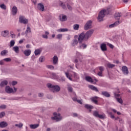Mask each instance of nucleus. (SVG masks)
<instances>
[{
	"label": "nucleus",
	"instance_id": "57",
	"mask_svg": "<svg viewBox=\"0 0 131 131\" xmlns=\"http://www.w3.org/2000/svg\"><path fill=\"white\" fill-rule=\"evenodd\" d=\"M102 74H103V72L99 71V72L98 73V75L99 76H103Z\"/></svg>",
	"mask_w": 131,
	"mask_h": 131
},
{
	"label": "nucleus",
	"instance_id": "21",
	"mask_svg": "<svg viewBox=\"0 0 131 131\" xmlns=\"http://www.w3.org/2000/svg\"><path fill=\"white\" fill-rule=\"evenodd\" d=\"M85 79L88 82H91L92 83V82H94V80H93V78H92V77H91L89 76H86L85 77Z\"/></svg>",
	"mask_w": 131,
	"mask_h": 131
},
{
	"label": "nucleus",
	"instance_id": "36",
	"mask_svg": "<svg viewBox=\"0 0 131 131\" xmlns=\"http://www.w3.org/2000/svg\"><path fill=\"white\" fill-rule=\"evenodd\" d=\"M74 30H78V29H79V25H74Z\"/></svg>",
	"mask_w": 131,
	"mask_h": 131
},
{
	"label": "nucleus",
	"instance_id": "17",
	"mask_svg": "<svg viewBox=\"0 0 131 131\" xmlns=\"http://www.w3.org/2000/svg\"><path fill=\"white\" fill-rule=\"evenodd\" d=\"M101 95H102V96H104V97H106V98H110V97L111 96L110 94H109V93H108L107 91H103L101 93Z\"/></svg>",
	"mask_w": 131,
	"mask_h": 131
},
{
	"label": "nucleus",
	"instance_id": "45",
	"mask_svg": "<svg viewBox=\"0 0 131 131\" xmlns=\"http://www.w3.org/2000/svg\"><path fill=\"white\" fill-rule=\"evenodd\" d=\"M60 6L62 8V9H66V5L63 3H60Z\"/></svg>",
	"mask_w": 131,
	"mask_h": 131
},
{
	"label": "nucleus",
	"instance_id": "37",
	"mask_svg": "<svg viewBox=\"0 0 131 131\" xmlns=\"http://www.w3.org/2000/svg\"><path fill=\"white\" fill-rule=\"evenodd\" d=\"M46 67L48 69H51V70H54V66H52V65H47Z\"/></svg>",
	"mask_w": 131,
	"mask_h": 131
},
{
	"label": "nucleus",
	"instance_id": "35",
	"mask_svg": "<svg viewBox=\"0 0 131 131\" xmlns=\"http://www.w3.org/2000/svg\"><path fill=\"white\" fill-rule=\"evenodd\" d=\"M79 58L78 57V59H76L75 60V63H78V60L81 62V58H82V56L81 55H79Z\"/></svg>",
	"mask_w": 131,
	"mask_h": 131
},
{
	"label": "nucleus",
	"instance_id": "60",
	"mask_svg": "<svg viewBox=\"0 0 131 131\" xmlns=\"http://www.w3.org/2000/svg\"><path fill=\"white\" fill-rule=\"evenodd\" d=\"M42 37H43V38H46V39L48 38L47 35L46 34L42 35Z\"/></svg>",
	"mask_w": 131,
	"mask_h": 131
},
{
	"label": "nucleus",
	"instance_id": "59",
	"mask_svg": "<svg viewBox=\"0 0 131 131\" xmlns=\"http://www.w3.org/2000/svg\"><path fill=\"white\" fill-rule=\"evenodd\" d=\"M100 71L103 72L104 71V67H99Z\"/></svg>",
	"mask_w": 131,
	"mask_h": 131
},
{
	"label": "nucleus",
	"instance_id": "8",
	"mask_svg": "<svg viewBox=\"0 0 131 131\" xmlns=\"http://www.w3.org/2000/svg\"><path fill=\"white\" fill-rule=\"evenodd\" d=\"M19 21L20 23H22L23 24H27V23H28V20L25 18V17L23 16H19Z\"/></svg>",
	"mask_w": 131,
	"mask_h": 131
},
{
	"label": "nucleus",
	"instance_id": "1",
	"mask_svg": "<svg viewBox=\"0 0 131 131\" xmlns=\"http://www.w3.org/2000/svg\"><path fill=\"white\" fill-rule=\"evenodd\" d=\"M93 33H94V29H90L85 33L82 32L80 34L78 38V40L79 43H80V48H82V49H85L86 48V45L85 43H82V41L83 40H88L93 35Z\"/></svg>",
	"mask_w": 131,
	"mask_h": 131
},
{
	"label": "nucleus",
	"instance_id": "49",
	"mask_svg": "<svg viewBox=\"0 0 131 131\" xmlns=\"http://www.w3.org/2000/svg\"><path fill=\"white\" fill-rule=\"evenodd\" d=\"M62 35L61 34H58L57 35V38L58 39H61Z\"/></svg>",
	"mask_w": 131,
	"mask_h": 131
},
{
	"label": "nucleus",
	"instance_id": "27",
	"mask_svg": "<svg viewBox=\"0 0 131 131\" xmlns=\"http://www.w3.org/2000/svg\"><path fill=\"white\" fill-rule=\"evenodd\" d=\"M12 50L16 53V54H19V47L14 46L13 47Z\"/></svg>",
	"mask_w": 131,
	"mask_h": 131
},
{
	"label": "nucleus",
	"instance_id": "30",
	"mask_svg": "<svg viewBox=\"0 0 131 131\" xmlns=\"http://www.w3.org/2000/svg\"><path fill=\"white\" fill-rule=\"evenodd\" d=\"M41 53V50H40V49H36L35 50V52H34V54L35 56L40 55Z\"/></svg>",
	"mask_w": 131,
	"mask_h": 131
},
{
	"label": "nucleus",
	"instance_id": "12",
	"mask_svg": "<svg viewBox=\"0 0 131 131\" xmlns=\"http://www.w3.org/2000/svg\"><path fill=\"white\" fill-rule=\"evenodd\" d=\"M100 48L102 52H105V51H107V45H106V43H103L101 44Z\"/></svg>",
	"mask_w": 131,
	"mask_h": 131
},
{
	"label": "nucleus",
	"instance_id": "28",
	"mask_svg": "<svg viewBox=\"0 0 131 131\" xmlns=\"http://www.w3.org/2000/svg\"><path fill=\"white\" fill-rule=\"evenodd\" d=\"M67 86H68V92H70V93H72V92H73V88H72V87L71 86V85H70V84L69 83H68Z\"/></svg>",
	"mask_w": 131,
	"mask_h": 131
},
{
	"label": "nucleus",
	"instance_id": "46",
	"mask_svg": "<svg viewBox=\"0 0 131 131\" xmlns=\"http://www.w3.org/2000/svg\"><path fill=\"white\" fill-rule=\"evenodd\" d=\"M3 60H4L5 62H11V61H12V59L10 58H4Z\"/></svg>",
	"mask_w": 131,
	"mask_h": 131
},
{
	"label": "nucleus",
	"instance_id": "10",
	"mask_svg": "<svg viewBox=\"0 0 131 131\" xmlns=\"http://www.w3.org/2000/svg\"><path fill=\"white\" fill-rule=\"evenodd\" d=\"M98 99H99V97H98V96H94L90 98L92 102H93V103H94V104H96V105H98Z\"/></svg>",
	"mask_w": 131,
	"mask_h": 131
},
{
	"label": "nucleus",
	"instance_id": "34",
	"mask_svg": "<svg viewBox=\"0 0 131 131\" xmlns=\"http://www.w3.org/2000/svg\"><path fill=\"white\" fill-rule=\"evenodd\" d=\"M84 107L86 109H93V108H94V106L89 104H85Z\"/></svg>",
	"mask_w": 131,
	"mask_h": 131
},
{
	"label": "nucleus",
	"instance_id": "20",
	"mask_svg": "<svg viewBox=\"0 0 131 131\" xmlns=\"http://www.w3.org/2000/svg\"><path fill=\"white\" fill-rule=\"evenodd\" d=\"M53 63L54 65H57L58 64V56H54L53 58Z\"/></svg>",
	"mask_w": 131,
	"mask_h": 131
},
{
	"label": "nucleus",
	"instance_id": "58",
	"mask_svg": "<svg viewBox=\"0 0 131 131\" xmlns=\"http://www.w3.org/2000/svg\"><path fill=\"white\" fill-rule=\"evenodd\" d=\"M72 100L74 101V102H77V96H75V97H73L72 98Z\"/></svg>",
	"mask_w": 131,
	"mask_h": 131
},
{
	"label": "nucleus",
	"instance_id": "48",
	"mask_svg": "<svg viewBox=\"0 0 131 131\" xmlns=\"http://www.w3.org/2000/svg\"><path fill=\"white\" fill-rule=\"evenodd\" d=\"M39 61L40 62H43V61H45V57H43V56H41L40 58H39Z\"/></svg>",
	"mask_w": 131,
	"mask_h": 131
},
{
	"label": "nucleus",
	"instance_id": "26",
	"mask_svg": "<svg viewBox=\"0 0 131 131\" xmlns=\"http://www.w3.org/2000/svg\"><path fill=\"white\" fill-rule=\"evenodd\" d=\"M60 21L64 22L67 20V16L65 15H62L61 17H59Z\"/></svg>",
	"mask_w": 131,
	"mask_h": 131
},
{
	"label": "nucleus",
	"instance_id": "39",
	"mask_svg": "<svg viewBox=\"0 0 131 131\" xmlns=\"http://www.w3.org/2000/svg\"><path fill=\"white\" fill-rule=\"evenodd\" d=\"M15 126L19 128H21V127H23V123H20L19 124H16Z\"/></svg>",
	"mask_w": 131,
	"mask_h": 131
},
{
	"label": "nucleus",
	"instance_id": "19",
	"mask_svg": "<svg viewBox=\"0 0 131 131\" xmlns=\"http://www.w3.org/2000/svg\"><path fill=\"white\" fill-rule=\"evenodd\" d=\"M89 88L92 91H95V92H99V90L98 89V88H97V87H96L93 85H89Z\"/></svg>",
	"mask_w": 131,
	"mask_h": 131
},
{
	"label": "nucleus",
	"instance_id": "4",
	"mask_svg": "<svg viewBox=\"0 0 131 131\" xmlns=\"http://www.w3.org/2000/svg\"><path fill=\"white\" fill-rule=\"evenodd\" d=\"M93 115L95 116V117H96V118H100V119H105L106 118V115L104 113H102V114L100 115L99 114V112L95 111L93 112Z\"/></svg>",
	"mask_w": 131,
	"mask_h": 131
},
{
	"label": "nucleus",
	"instance_id": "31",
	"mask_svg": "<svg viewBox=\"0 0 131 131\" xmlns=\"http://www.w3.org/2000/svg\"><path fill=\"white\" fill-rule=\"evenodd\" d=\"M8 51L7 50H4L1 52V56H6L8 54Z\"/></svg>",
	"mask_w": 131,
	"mask_h": 131
},
{
	"label": "nucleus",
	"instance_id": "47",
	"mask_svg": "<svg viewBox=\"0 0 131 131\" xmlns=\"http://www.w3.org/2000/svg\"><path fill=\"white\" fill-rule=\"evenodd\" d=\"M6 115V113L4 112H2L0 113V118L4 117Z\"/></svg>",
	"mask_w": 131,
	"mask_h": 131
},
{
	"label": "nucleus",
	"instance_id": "13",
	"mask_svg": "<svg viewBox=\"0 0 131 131\" xmlns=\"http://www.w3.org/2000/svg\"><path fill=\"white\" fill-rule=\"evenodd\" d=\"M11 12L12 13V15L15 16V15L17 14V12H18V9L17 8V7L14 6L11 10Z\"/></svg>",
	"mask_w": 131,
	"mask_h": 131
},
{
	"label": "nucleus",
	"instance_id": "51",
	"mask_svg": "<svg viewBox=\"0 0 131 131\" xmlns=\"http://www.w3.org/2000/svg\"><path fill=\"white\" fill-rule=\"evenodd\" d=\"M67 7L70 11H72V7L70 6L69 4H67Z\"/></svg>",
	"mask_w": 131,
	"mask_h": 131
},
{
	"label": "nucleus",
	"instance_id": "9",
	"mask_svg": "<svg viewBox=\"0 0 131 131\" xmlns=\"http://www.w3.org/2000/svg\"><path fill=\"white\" fill-rule=\"evenodd\" d=\"M122 71L124 75H128V69L126 66H123L122 67Z\"/></svg>",
	"mask_w": 131,
	"mask_h": 131
},
{
	"label": "nucleus",
	"instance_id": "64",
	"mask_svg": "<svg viewBox=\"0 0 131 131\" xmlns=\"http://www.w3.org/2000/svg\"><path fill=\"white\" fill-rule=\"evenodd\" d=\"M108 46L111 49H113V48H114V46L112 44H109Z\"/></svg>",
	"mask_w": 131,
	"mask_h": 131
},
{
	"label": "nucleus",
	"instance_id": "53",
	"mask_svg": "<svg viewBox=\"0 0 131 131\" xmlns=\"http://www.w3.org/2000/svg\"><path fill=\"white\" fill-rule=\"evenodd\" d=\"M38 97L39 98H42V97H43V93H38Z\"/></svg>",
	"mask_w": 131,
	"mask_h": 131
},
{
	"label": "nucleus",
	"instance_id": "24",
	"mask_svg": "<svg viewBox=\"0 0 131 131\" xmlns=\"http://www.w3.org/2000/svg\"><path fill=\"white\" fill-rule=\"evenodd\" d=\"M8 83V81L7 80H4L3 81H2L0 83V86H1L2 88L5 86V85H7Z\"/></svg>",
	"mask_w": 131,
	"mask_h": 131
},
{
	"label": "nucleus",
	"instance_id": "25",
	"mask_svg": "<svg viewBox=\"0 0 131 131\" xmlns=\"http://www.w3.org/2000/svg\"><path fill=\"white\" fill-rule=\"evenodd\" d=\"M38 126H39V124H31L30 125V127L32 128V129H35V128H37Z\"/></svg>",
	"mask_w": 131,
	"mask_h": 131
},
{
	"label": "nucleus",
	"instance_id": "7",
	"mask_svg": "<svg viewBox=\"0 0 131 131\" xmlns=\"http://www.w3.org/2000/svg\"><path fill=\"white\" fill-rule=\"evenodd\" d=\"M92 24H93V21L92 20L87 21L84 26V30H89V29L92 28L93 27L92 26Z\"/></svg>",
	"mask_w": 131,
	"mask_h": 131
},
{
	"label": "nucleus",
	"instance_id": "44",
	"mask_svg": "<svg viewBox=\"0 0 131 131\" xmlns=\"http://www.w3.org/2000/svg\"><path fill=\"white\" fill-rule=\"evenodd\" d=\"M0 8H1V9H3V10H6L7 6H6V5L3 4L0 5Z\"/></svg>",
	"mask_w": 131,
	"mask_h": 131
},
{
	"label": "nucleus",
	"instance_id": "11",
	"mask_svg": "<svg viewBox=\"0 0 131 131\" xmlns=\"http://www.w3.org/2000/svg\"><path fill=\"white\" fill-rule=\"evenodd\" d=\"M120 21L118 20L117 21H115L114 24L110 25H109V28H113V27H115L117 26V25H119L120 24Z\"/></svg>",
	"mask_w": 131,
	"mask_h": 131
},
{
	"label": "nucleus",
	"instance_id": "16",
	"mask_svg": "<svg viewBox=\"0 0 131 131\" xmlns=\"http://www.w3.org/2000/svg\"><path fill=\"white\" fill-rule=\"evenodd\" d=\"M2 36H3V37H7L8 35H9V31L5 30L4 31H2L1 33Z\"/></svg>",
	"mask_w": 131,
	"mask_h": 131
},
{
	"label": "nucleus",
	"instance_id": "32",
	"mask_svg": "<svg viewBox=\"0 0 131 131\" xmlns=\"http://www.w3.org/2000/svg\"><path fill=\"white\" fill-rule=\"evenodd\" d=\"M107 67L108 68H110L111 69H112V68H113L114 67H115V64L108 63L107 64Z\"/></svg>",
	"mask_w": 131,
	"mask_h": 131
},
{
	"label": "nucleus",
	"instance_id": "15",
	"mask_svg": "<svg viewBox=\"0 0 131 131\" xmlns=\"http://www.w3.org/2000/svg\"><path fill=\"white\" fill-rule=\"evenodd\" d=\"M38 9L40 10V11H42V12H43V11H45V6L42 4L39 3L38 4Z\"/></svg>",
	"mask_w": 131,
	"mask_h": 131
},
{
	"label": "nucleus",
	"instance_id": "62",
	"mask_svg": "<svg viewBox=\"0 0 131 131\" xmlns=\"http://www.w3.org/2000/svg\"><path fill=\"white\" fill-rule=\"evenodd\" d=\"M66 80V79L64 77H61L60 78L61 81H65Z\"/></svg>",
	"mask_w": 131,
	"mask_h": 131
},
{
	"label": "nucleus",
	"instance_id": "22",
	"mask_svg": "<svg viewBox=\"0 0 131 131\" xmlns=\"http://www.w3.org/2000/svg\"><path fill=\"white\" fill-rule=\"evenodd\" d=\"M6 126H8V123L6 122L3 121L0 123V127L3 128L4 127H6Z\"/></svg>",
	"mask_w": 131,
	"mask_h": 131
},
{
	"label": "nucleus",
	"instance_id": "3",
	"mask_svg": "<svg viewBox=\"0 0 131 131\" xmlns=\"http://www.w3.org/2000/svg\"><path fill=\"white\" fill-rule=\"evenodd\" d=\"M47 86H48L49 89H53V90L57 93L60 92L61 90V88H60L58 85H54L51 83H48L47 84Z\"/></svg>",
	"mask_w": 131,
	"mask_h": 131
},
{
	"label": "nucleus",
	"instance_id": "55",
	"mask_svg": "<svg viewBox=\"0 0 131 131\" xmlns=\"http://www.w3.org/2000/svg\"><path fill=\"white\" fill-rule=\"evenodd\" d=\"M4 61V59L0 60V65H5Z\"/></svg>",
	"mask_w": 131,
	"mask_h": 131
},
{
	"label": "nucleus",
	"instance_id": "18",
	"mask_svg": "<svg viewBox=\"0 0 131 131\" xmlns=\"http://www.w3.org/2000/svg\"><path fill=\"white\" fill-rule=\"evenodd\" d=\"M78 44V40H77L76 39H74L71 42V46L72 47H75V46H77Z\"/></svg>",
	"mask_w": 131,
	"mask_h": 131
},
{
	"label": "nucleus",
	"instance_id": "54",
	"mask_svg": "<svg viewBox=\"0 0 131 131\" xmlns=\"http://www.w3.org/2000/svg\"><path fill=\"white\" fill-rule=\"evenodd\" d=\"M114 95H115V97L116 99H117V98H118L119 97H120V94H119L115 93Z\"/></svg>",
	"mask_w": 131,
	"mask_h": 131
},
{
	"label": "nucleus",
	"instance_id": "63",
	"mask_svg": "<svg viewBox=\"0 0 131 131\" xmlns=\"http://www.w3.org/2000/svg\"><path fill=\"white\" fill-rule=\"evenodd\" d=\"M11 37H12V38H15V37H16V34H12L11 35H10Z\"/></svg>",
	"mask_w": 131,
	"mask_h": 131
},
{
	"label": "nucleus",
	"instance_id": "6",
	"mask_svg": "<svg viewBox=\"0 0 131 131\" xmlns=\"http://www.w3.org/2000/svg\"><path fill=\"white\" fill-rule=\"evenodd\" d=\"M105 12H106V10H103L100 11L98 17V19L99 22H101L103 21V19H104V17H105Z\"/></svg>",
	"mask_w": 131,
	"mask_h": 131
},
{
	"label": "nucleus",
	"instance_id": "33",
	"mask_svg": "<svg viewBox=\"0 0 131 131\" xmlns=\"http://www.w3.org/2000/svg\"><path fill=\"white\" fill-rule=\"evenodd\" d=\"M64 73L66 75L67 78H68V79H69V80H71V81H72V78H71V77L70 76L69 73L65 72Z\"/></svg>",
	"mask_w": 131,
	"mask_h": 131
},
{
	"label": "nucleus",
	"instance_id": "2",
	"mask_svg": "<svg viewBox=\"0 0 131 131\" xmlns=\"http://www.w3.org/2000/svg\"><path fill=\"white\" fill-rule=\"evenodd\" d=\"M18 89L16 88L15 87H13V88H11L9 85H7L5 87V92L7 93V94H16L17 93Z\"/></svg>",
	"mask_w": 131,
	"mask_h": 131
},
{
	"label": "nucleus",
	"instance_id": "41",
	"mask_svg": "<svg viewBox=\"0 0 131 131\" xmlns=\"http://www.w3.org/2000/svg\"><path fill=\"white\" fill-rule=\"evenodd\" d=\"M116 100L118 103H120V104H122V103H123V101L120 98H117Z\"/></svg>",
	"mask_w": 131,
	"mask_h": 131
},
{
	"label": "nucleus",
	"instance_id": "42",
	"mask_svg": "<svg viewBox=\"0 0 131 131\" xmlns=\"http://www.w3.org/2000/svg\"><path fill=\"white\" fill-rule=\"evenodd\" d=\"M59 31H60V32H66L67 31H68V29L67 28L60 29L59 30Z\"/></svg>",
	"mask_w": 131,
	"mask_h": 131
},
{
	"label": "nucleus",
	"instance_id": "61",
	"mask_svg": "<svg viewBox=\"0 0 131 131\" xmlns=\"http://www.w3.org/2000/svg\"><path fill=\"white\" fill-rule=\"evenodd\" d=\"M78 115L77 113H73V117H77Z\"/></svg>",
	"mask_w": 131,
	"mask_h": 131
},
{
	"label": "nucleus",
	"instance_id": "56",
	"mask_svg": "<svg viewBox=\"0 0 131 131\" xmlns=\"http://www.w3.org/2000/svg\"><path fill=\"white\" fill-rule=\"evenodd\" d=\"M110 114L111 118H112V119H114L115 118V116H114V115H113L112 113H111Z\"/></svg>",
	"mask_w": 131,
	"mask_h": 131
},
{
	"label": "nucleus",
	"instance_id": "40",
	"mask_svg": "<svg viewBox=\"0 0 131 131\" xmlns=\"http://www.w3.org/2000/svg\"><path fill=\"white\" fill-rule=\"evenodd\" d=\"M29 32V33L31 32V29L30 28V27H28L26 30L25 33L26 34H27V33H28Z\"/></svg>",
	"mask_w": 131,
	"mask_h": 131
},
{
	"label": "nucleus",
	"instance_id": "29",
	"mask_svg": "<svg viewBox=\"0 0 131 131\" xmlns=\"http://www.w3.org/2000/svg\"><path fill=\"white\" fill-rule=\"evenodd\" d=\"M20 99H21V97H10L8 98V100H9V101H14V100L18 101V100H20Z\"/></svg>",
	"mask_w": 131,
	"mask_h": 131
},
{
	"label": "nucleus",
	"instance_id": "38",
	"mask_svg": "<svg viewBox=\"0 0 131 131\" xmlns=\"http://www.w3.org/2000/svg\"><path fill=\"white\" fill-rule=\"evenodd\" d=\"M73 75H74V77L76 78V79H79V76H78V74L77 73L73 72Z\"/></svg>",
	"mask_w": 131,
	"mask_h": 131
},
{
	"label": "nucleus",
	"instance_id": "43",
	"mask_svg": "<svg viewBox=\"0 0 131 131\" xmlns=\"http://www.w3.org/2000/svg\"><path fill=\"white\" fill-rule=\"evenodd\" d=\"M15 46V41L12 40L10 41V48H12V47H14Z\"/></svg>",
	"mask_w": 131,
	"mask_h": 131
},
{
	"label": "nucleus",
	"instance_id": "50",
	"mask_svg": "<svg viewBox=\"0 0 131 131\" xmlns=\"http://www.w3.org/2000/svg\"><path fill=\"white\" fill-rule=\"evenodd\" d=\"M18 82H17L16 81H13L11 82V84L12 85H13V86H14V85H16V84H17Z\"/></svg>",
	"mask_w": 131,
	"mask_h": 131
},
{
	"label": "nucleus",
	"instance_id": "23",
	"mask_svg": "<svg viewBox=\"0 0 131 131\" xmlns=\"http://www.w3.org/2000/svg\"><path fill=\"white\" fill-rule=\"evenodd\" d=\"M24 54L27 57H28V56H30V54H31V50H25V51H24Z\"/></svg>",
	"mask_w": 131,
	"mask_h": 131
},
{
	"label": "nucleus",
	"instance_id": "14",
	"mask_svg": "<svg viewBox=\"0 0 131 131\" xmlns=\"http://www.w3.org/2000/svg\"><path fill=\"white\" fill-rule=\"evenodd\" d=\"M120 17H121V13L117 12L115 14V20H118V21H119V20H120Z\"/></svg>",
	"mask_w": 131,
	"mask_h": 131
},
{
	"label": "nucleus",
	"instance_id": "5",
	"mask_svg": "<svg viewBox=\"0 0 131 131\" xmlns=\"http://www.w3.org/2000/svg\"><path fill=\"white\" fill-rule=\"evenodd\" d=\"M53 115L54 117H51L52 120H55L56 122L61 121V120H62V117L60 113L57 114V113H54Z\"/></svg>",
	"mask_w": 131,
	"mask_h": 131
},
{
	"label": "nucleus",
	"instance_id": "52",
	"mask_svg": "<svg viewBox=\"0 0 131 131\" xmlns=\"http://www.w3.org/2000/svg\"><path fill=\"white\" fill-rule=\"evenodd\" d=\"M7 108V105L3 104L0 106V109H6Z\"/></svg>",
	"mask_w": 131,
	"mask_h": 131
}]
</instances>
